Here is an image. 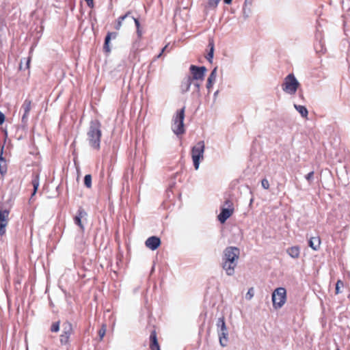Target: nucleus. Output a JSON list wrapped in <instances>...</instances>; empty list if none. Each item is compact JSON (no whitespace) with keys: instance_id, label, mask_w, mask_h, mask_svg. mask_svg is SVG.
Segmentation results:
<instances>
[{"instance_id":"nucleus-16","label":"nucleus","mask_w":350,"mask_h":350,"mask_svg":"<svg viewBox=\"0 0 350 350\" xmlns=\"http://www.w3.org/2000/svg\"><path fill=\"white\" fill-rule=\"evenodd\" d=\"M22 109L24 112L22 116V122L25 124L27 122L29 113L31 110V101L25 100L22 105Z\"/></svg>"},{"instance_id":"nucleus-29","label":"nucleus","mask_w":350,"mask_h":350,"mask_svg":"<svg viewBox=\"0 0 350 350\" xmlns=\"http://www.w3.org/2000/svg\"><path fill=\"white\" fill-rule=\"evenodd\" d=\"M254 296V289L253 287H251L248 289V291L245 294V299L248 301L251 300Z\"/></svg>"},{"instance_id":"nucleus-21","label":"nucleus","mask_w":350,"mask_h":350,"mask_svg":"<svg viewBox=\"0 0 350 350\" xmlns=\"http://www.w3.org/2000/svg\"><path fill=\"white\" fill-rule=\"evenodd\" d=\"M321 240L318 237H312L309 241V246L315 251L319 248Z\"/></svg>"},{"instance_id":"nucleus-36","label":"nucleus","mask_w":350,"mask_h":350,"mask_svg":"<svg viewBox=\"0 0 350 350\" xmlns=\"http://www.w3.org/2000/svg\"><path fill=\"white\" fill-rule=\"evenodd\" d=\"M5 120V116L4 114L0 111V125H1Z\"/></svg>"},{"instance_id":"nucleus-13","label":"nucleus","mask_w":350,"mask_h":350,"mask_svg":"<svg viewBox=\"0 0 350 350\" xmlns=\"http://www.w3.org/2000/svg\"><path fill=\"white\" fill-rule=\"evenodd\" d=\"M146 246L151 250H155L161 244V240L159 237L153 236L149 237L145 242Z\"/></svg>"},{"instance_id":"nucleus-10","label":"nucleus","mask_w":350,"mask_h":350,"mask_svg":"<svg viewBox=\"0 0 350 350\" xmlns=\"http://www.w3.org/2000/svg\"><path fill=\"white\" fill-rule=\"evenodd\" d=\"M190 71L192 74V81H203L205 76V73L206 72V68L204 66L198 67L194 65H191L190 66Z\"/></svg>"},{"instance_id":"nucleus-3","label":"nucleus","mask_w":350,"mask_h":350,"mask_svg":"<svg viewBox=\"0 0 350 350\" xmlns=\"http://www.w3.org/2000/svg\"><path fill=\"white\" fill-rule=\"evenodd\" d=\"M216 325L219 344L223 347H226L228 342V331L226 325L224 318H219Z\"/></svg>"},{"instance_id":"nucleus-28","label":"nucleus","mask_w":350,"mask_h":350,"mask_svg":"<svg viewBox=\"0 0 350 350\" xmlns=\"http://www.w3.org/2000/svg\"><path fill=\"white\" fill-rule=\"evenodd\" d=\"M129 16V13L119 17L118 21L115 26L116 29L119 30L122 27V21Z\"/></svg>"},{"instance_id":"nucleus-44","label":"nucleus","mask_w":350,"mask_h":350,"mask_svg":"<svg viewBox=\"0 0 350 350\" xmlns=\"http://www.w3.org/2000/svg\"><path fill=\"white\" fill-rule=\"evenodd\" d=\"M29 62H30V60H29V59L27 60V66H29Z\"/></svg>"},{"instance_id":"nucleus-22","label":"nucleus","mask_w":350,"mask_h":350,"mask_svg":"<svg viewBox=\"0 0 350 350\" xmlns=\"http://www.w3.org/2000/svg\"><path fill=\"white\" fill-rule=\"evenodd\" d=\"M117 37V33L116 32H109L107 33L105 40V46L106 51L109 52L110 49L109 47V43L111 38L115 39Z\"/></svg>"},{"instance_id":"nucleus-46","label":"nucleus","mask_w":350,"mask_h":350,"mask_svg":"<svg viewBox=\"0 0 350 350\" xmlns=\"http://www.w3.org/2000/svg\"><path fill=\"white\" fill-rule=\"evenodd\" d=\"M336 350H340V349H339V348H336Z\"/></svg>"},{"instance_id":"nucleus-41","label":"nucleus","mask_w":350,"mask_h":350,"mask_svg":"<svg viewBox=\"0 0 350 350\" xmlns=\"http://www.w3.org/2000/svg\"><path fill=\"white\" fill-rule=\"evenodd\" d=\"M167 48V45H166L161 51V52L158 55L157 57H160L162 55V53L166 50Z\"/></svg>"},{"instance_id":"nucleus-8","label":"nucleus","mask_w":350,"mask_h":350,"mask_svg":"<svg viewBox=\"0 0 350 350\" xmlns=\"http://www.w3.org/2000/svg\"><path fill=\"white\" fill-rule=\"evenodd\" d=\"M240 251L236 247H228L223 252L222 260L237 262L239 258Z\"/></svg>"},{"instance_id":"nucleus-15","label":"nucleus","mask_w":350,"mask_h":350,"mask_svg":"<svg viewBox=\"0 0 350 350\" xmlns=\"http://www.w3.org/2000/svg\"><path fill=\"white\" fill-rule=\"evenodd\" d=\"M253 0H245L243 5V16L244 18H248L252 12Z\"/></svg>"},{"instance_id":"nucleus-18","label":"nucleus","mask_w":350,"mask_h":350,"mask_svg":"<svg viewBox=\"0 0 350 350\" xmlns=\"http://www.w3.org/2000/svg\"><path fill=\"white\" fill-rule=\"evenodd\" d=\"M3 146L1 148L0 153V174L4 175L7 172V163L5 159L3 157Z\"/></svg>"},{"instance_id":"nucleus-32","label":"nucleus","mask_w":350,"mask_h":350,"mask_svg":"<svg viewBox=\"0 0 350 350\" xmlns=\"http://www.w3.org/2000/svg\"><path fill=\"white\" fill-rule=\"evenodd\" d=\"M210 51L206 56V59L211 62L213 57L214 45L213 43L210 44Z\"/></svg>"},{"instance_id":"nucleus-7","label":"nucleus","mask_w":350,"mask_h":350,"mask_svg":"<svg viewBox=\"0 0 350 350\" xmlns=\"http://www.w3.org/2000/svg\"><path fill=\"white\" fill-rule=\"evenodd\" d=\"M233 212L232 202L229 200H226L224 206L221 207V213L218 215L219 221L224 224L232 215Z\"/></svg>"},{"instance_id":"nucleus-43","label":"nucleus","mask_w":350,"mask_h":350,"mask_svg":"<svg viewBox=\"0 0 350 350\" xmlns=\"http://www.w3.org/2000/svg\"><path fill=\"white\" fill-rule=\"evenodd\" d=\"M224 1L226 4H230L232 2V0H224Z\"/></svg>"},{"instance_id":"nucleus-34","label":"nucleus","mask_w":350,"mask_h":350,"mask_svg":"<svg viewBox=\"0 0 350 350\" xmlns=\"http://www.w3.org/2000/svg\"><path fill=\"white\" fill-rule=\"evenodd\" d=\"M261 185L265 189H268L269 188V183L267 179L264 178L261 181Z\"/></svg>"},{"instance_id":"nucleus-26","label":"nucleus","mask_w":350,"mask_h":350,"mask_svg":"<svg viewBox=\"0 0 350 350\" xmlns=\"http://www.w3.org/2000/svg\"><path fill=\"white\" fill-rule=\"evenodd\" d=\"M344 287V283L340 280H338L336 284L335 293L336 295L342 293L341 288Z\"/></svg>"},{"instance_id":"nucleus-6","label":"nucleus","mask_w":350,"mask_h":350,"mask_svg":"<svg viewBox=\"0 0 350 350\" xmlns=\"http://www.w3.org/2000/svg\"><path fill=\"white\" fill-rule=\"evenodd\" d=\"M286 301V291L284 288L280 287L272 293L273 306L275 309L281 308Z\"/></svg>"},{"instance_id":"nucleus-31","label":"nucleus","mask_w":350,"mask_h":350,"mask_svg":"<svg viewBox=\"0 0 350 350\" xmlns=\"http://www.w3.org/2000/svg\"><path fill=\"white\" fill-rule=\"evenodd\" d=\"M59 330V321L54 322L52 323L51 327V331L52 332H57Z\"/></svg>"},{"instance_id":"nucleus-33","label":"nucleus","mask_w":350,"mask_h":350,"mask_svg":"<svg viewBox=\"0 0 350 350\" xmlns=\"http://www.w3.org/2000/svg\"><path fill=\"white\" fill-rule=\"evenodd\" d=\"M106 333V326L103 325L102 327L98 331V335L100 336V339L102 340L105 335Z\"/></svg>"},{"instance_id":"nucleus-23","label":"nucleus","mask_w":350,"mask_h":350,"mask_svg":"<svg viewBox=\"0 0 350 350\" xmlns=\"http://www.w3.org/2000/svg\"><path fill=\"white\" fill-rule=\"evenodd\" d=\"M191 83H192V79L191 77H188L185 78L184 79V81H183L182 85H181L183 91L187 92L189 90Z\"/></svg>"},{"instance_id":"nucleus-20","label":"nucleus","mask_w":350,"mask_h":350,"mask_svg":"<svg viewBox=\"0 0 350 350\" xmlns=\"http://www.w3.org/2000/svg\"><path fill=\"white\" fill-rule=\"evenodd\" d=\"M287 254L293 258H298L300 254L299 247L297 246H293L286 250Z\"/></svg>"},{"instance_id":"nucleus-45","label":"nucleus","mask_w":350,"mask_h":350,"mask_svg":"<svg viewBox=\"0 0 350 350\" xmlns=\"http://www.w3.org/2000/svg\"><path fill=\"white\" fill-rule=\"evenodd\" d=\"M252 202H253V199H251V200H250V204H252Z\"/></svg>"},{"instance_id":"nucleus-19","label":"nucleus","mask_w":350,"mask_h":350,"mask_svg":"<svg viewBox=\"0 0 350 350\" xmlns=\"http://www.w3.org/2000/svg\"><path fill=\"white\" fill-rule=\"evenodd\" d=\"M150 348L152 350H160L159 343L157 342L156 332L153 331L150 336Z\"/></svg>"},{"instance_id":"nucleus-42","label":"nucleus","mask_w":350,"mask_h":350,"mask_svg":"<svg viewBox=\"0 0 350 350\" xmlns=\"http://www.w3.org/2000/svg\"><path fill=\"white\" fill-rule=\"evenodd\" d=\"M194 85L196 88L197 91H199L200 87V84L199 83L196 82V83H194Z\"/></svg>"},{"instance_id":"nucleus-27","label":"nucleus","mask_w":350,"mask_h":350,"mask_svg":"<svg viewBox=\"0 0 350 350\" xmlns=\"http://www.w3.org/2000/svg\"><path fill=\"white\" fill-rule=\"evenodd\" d=\"M217 68L216 67V68H215L212 70V72H211V74H210V75H209V77H208V78L207 79L208 81H212L213 83L215 82L216 78H217Z\"/></svg>"},{"instance_id":"nucleus-35","label":"nucleus","mask_w":350,"mask_h":350,"mask_svg":"<svg viewBox=\"0 0 350 350\" xmlns=\"http://www.w3.org/2000/svg\"><path fill=\"white\" fill-rule=\"evenodd\" d=\"M313 175H314V172H311L308 173L306 176V180H308V181H310L312 179V178H313Z\"/></svg>"},{"instance_id":"nucleus-30","label":"nucleus","mask_w":350,"mask_h":350,"mask_svg":"<svg viewBox=\"0 0 350 350\" xmlns=\"http://www.w3.org/2000/svg\"><path fill=\"white\" fill-rule=\"evenodd\" d=\"M84 185L90 188L92 186V176L90 174H87L84 177Z\"/></svg>"},{"instance_id":"nucleus-1","label":"nucleus","mask_w":350,"mask_h":350,"mask_svg":"<svg viewBox=\"0 0 350 350\" xmlns=\"http://www.w3.org/2000/svg\"><path fill=\"white\" fill-rule=\"evenodd\" d=\"M100 127V123L98 120H92L90 122V128L87 133L89 144L94 149H98L100 148L101 137Z\"/></svg>"},{"instance_id":"nucleus-17","label":"nucleus","mask_w":350,"mask_h":350,"mask_svg":"<svg viewBox=\"0 0 350 350\" xmlns=\"http://www.w3.org/2000/svg\"><path fill=\"white\" fill-rule=\"evenodd\" d=\"M219 1L220 0H207L204 10L205 15H208L210 10H215Z\"/></svg>"},{"instance_id":"nucleus-4","label":"nucleus","mask_w":350,"mask_h":350,"mask_svg":"<svg viewBox=\"0 0 350 350\" xmlns=\"http://www.w3.org/2000/svg\"><path fill=\"white\" fill-rule=\"evenodd\" d=\"M299 86V83L293 74L288 75L282 85L283 91L289 94H295Z\"/></svg>"},{"instance_id":"nucleus-12","label":"nucleus","mask_w":350,"mask_h":350,"mask_svg":"<svg viewBox=\"0 0 350 350\" xmlns=\"http://www.w3.org/2000/svg\"><path fill=\"white\" fill-rule=\"evenodd\" d=\"M9 211L0 210V234L3 235L5 232V227L8 223Z\"/></svg>"},{"instance_id":"nucleus-40","label":"nucleus","mask_w":350,"mask_h":350,"mask_svg":"<svg viewBox=\"0 0 350 350\" xmlns=\"http://www.w3.org/2000/svg\"><path fill=\"white\" fill-rule=\"evenodd\" d=\"M89 7L92 8L94 5L93 0H85Z\"/></svg>"},{"instance_id":"nucleus-39","label":"nucleus","mask_w":350,"mask_h":350,"mask_svg":"<svg viewBox=\"0 0 350 350\" xmlns=\"http://www.w3.org/2000/svg\"><path fill=\"white\" fill-rule=\"evenodd\" d=\"M213 84H214L213 82L209 81L207 80V84H206L207 89L210 90L212 88Z\"/></svg>"},{"instance_id":"nucleus-5","label":"nucleus","mask_w":350,"mask_h":350,"mask_svg":"<svg viewBox=\"0 0 350 350\" xmlns=\"http://www.w3.org/2000/svg\"><path fill=\"white\" fill-rule=\"evenodd\" d=\"M185 107L178 111L173 118V124L172 129L176 135L184 133V118H185Z\"/></svg>"},{"instance_id":"nucleus-14","label":"nucleus","mask_w":350,"mask_h":350,"mask_svg":"<svg viewBox=\"0 0 350 350\" xmlns=\"http://www.w3.org/2000/svg\"><path fill=\"white\" fill-rule=\"evenodd\" d=\"M237 266V262H232L227 260H222V268L226 271V273L229 275H233L234 273V269Z\"/></svg>"},{"instance_id":"nucleus-37","label":"nucleus","mask_w":350,"mask_h":350,"mask_svg":"<svg viewBox=\"0 0 350 350\" xmlns=\"http://www.w3.org/2000/svg\"><path fill=\"white\" fill-rule=\"evenodd\" d=\"M142 30L141 29V28H137V37L139 39H140L142 38Z\"/></svg>"},{"instance_id":"nucleus-38","label":"nucleus","mask_w":350,"mask_h":350,"mask_svg":"<svg viewBox=\"0 0 350 350\" xmlns=\"http://www.w3.org/2000/svg\"><path fill=\"white\" fill-rule=\"evenodd\" d=\"M133 20L135 22V26H136V28H140V23L139 22V21L137 19V18H135L134 17L132 18Z\"/></svg>"},{"instance_id":"nucleus-9","label":"nucleus","mask_w":350,"mask_h":350,"mask_svg":"<svg viewBox=\"0 0 350 350\" xmlns=\"http://www.w3.org/2000/svg\"><path fill=\"white\" fill-rule=\"evenodd\" d=\"M62 333L59 336L62 345H66L69 343V338L73 332L72 325L69 322H65L62 325Z\"/></svg>"},{"instance_id":"nucleus-11","label":"nucleus","mask_w":350,"mask_h":350,"mask_svg":"<svg viewBox=\"0 0 350 350\" xmlns=\"http://www.w3.org/2000/svg\"><path fill=\"white\" fill-rule=\"evenodd\" d=\"M87 215V213L83 209L80 208L74 217L75 224L79 227L81 232L84 231L83 221L86 220Z\"/></svg>"},{"instance_id":"nucleus-2","label":"nucleus","mask_w":350,"mask_h":350,"mask_svg":"<svg viewBox=\"0 0 350 350\" xmlns=\"http://www.w3.org/2000/svg\"><path fill=\"white\" fill-rule=\"evenodd\" d=\"M205 144L204 141H199L191 149V157L196 170L200 167V163L204 160Z\"/></svg>"},{"instance_id":"nucleus-25","label":"nucleus","mask_w":350,"mask_h":350,"mask_svg":"<svg viewBox=\"0 0 350 350\" xmlns=\"http://www.w3.org/2000/svg\"><path fill=\"white\" fill-rule=\"evenodd\" d=\"M32 185L33 187V191L31 196H33L36 194L37 189L39 187V180L38 176H36L35 178L32 180Z\"/></svg>"},{"instance_id":"nucleus-24","label":"nucleus","mask_w":350,"mask_h":350,"mask_svg":"<svg viewBox=\"0 0 350 350\" xmlns=\"http://www.w3.org/2000/svg\"><path fill=\"white\" fill-rule=\"evenodd\" d=\"M294 107L303 118L307 117L308 111L304 106L295 104Z\"/></svg>"}]
</instances>
